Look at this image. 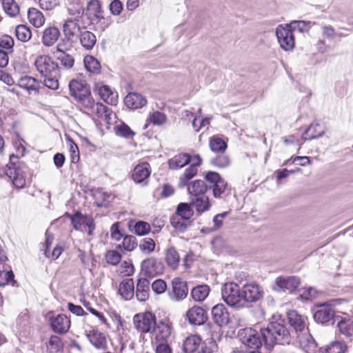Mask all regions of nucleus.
<instances>
[{
	"instance_id": "nucleus-41",
	"label": "nucleus",
	"mask_w": 353,
	"mask_h": 353,
	"mask_svg": "<svg viewBox=\"0 0 353 353\" xmlns=\"http://www.w3.org/2000/svg\"><path fill=\"white\" fill-rule=\"evenodd\" d=\"M2 7L5 13L10 17L19 14L20 8L14 0H2Z\"/></svg>"
},
{
	"instance_id": "nucleus-50",
	"label": "nucleus",
	"mask_w": 353,
	"mask_h": 353,
	"mask_svg": "<svg viewBox=\"0 0 353 353\" xmlns=\"http://www.w3.org/2000/svg\"><path fill=\"white\" fill-rule=\"evenodd\" d=\"M87 9L99 21L103 19L101 5L99 0H90L88 3Z\"/></svg>"
},
{
	"instance_id": "nucleus-60",
	"label": "nucleus",
	"mask_w": 353,
	"mask_h": 353,
	"mask_svg": "<svg viewBox=\"0 0 353 353\" xmlns=\"http://www.w3.org/2000/svg\"><path fill=\"white\" fill-rule=\"evenodd\" d=\"M14 44V41L12 37L8 34L0 37V48L12 51Z\"/></svg>"
},
{
	"instance_id": "nucleus-47",
	"label": "nucleus",
	"mask_w": 353,
	"mask_h": 353,
	"mask_svg": "<svg viewBox=\"0 0 353 353\" xmlns=\"http://www.w3.org/2000/svg\"><path fill=\"white\" fill-rule=\"evenodd\" d=\"M136 237L132 235L125 236L121 244L117 245V249L125 251H132L137 245Z\"/></svg>"
},
{
	"instance_id": "nucleus-17",
	"label": "nucleus",
	"mask_w": 353,
	"mask_h": 353,
	"mask_svg": "<svg viewBox=\"0 0 353 353\" xmlns=\"http://www.w3.org/2000/svg\"><path fill=\"white\" fill-rule=\"evenodd\" d=\"M68 86L71 96L76 100L90 94V87L85 81L72 79L70 81Z\"/></svg>"
},
{
	"instance_id": "nucleus-13",
	"label": "nucleus",
	"mask_w": 353,
	"mask_h": 353,
	"mask_svg": "<svg viewBox=\"0 0 353 353\" xmlns=\"http://www.w3.org/2000/svg\"><path fill=\"white\" fill-rule=\"evenodd\" d=\"M172 290L169 296L173 301H179L186 298L188 293L187 283L180 278H174L172 281Z\"/></svg>"
},
{
	"instance_id": "nucleus-56",
	"label": "nucleus",
	"mask_w": 353,
	"mask_h": 353,
	"mask_svg": "<svg viewBox=\"0 0 353 353\" xmlns=\"http://www.w3.org/2000/svg\"><path fill=\"white\" fill-rule=\"evenodd\" d=\"M68 39L65 37V38L60 40V41L57 43L56 46V50L53 52L54 54H61V53H67L71 48L72 45L70 43Z\"/></svg>"
},
{
	"instance_id": "nucleus-9",
	"label": "nucleus",
	"mask_w": 353,
	"mask_h": 353,
	"mask_svg": "<svg viewBox=\"0 0 353 353\" xmlns=\"http://www.w3.org/2000/svg\"><path fill=\"white\" fill-rule=\"evenodd\" d=\"M242 294L244 305L246 303H254L263 296V291L256 283L245 284L242 288Z\"/></svg>"
},
{
	"instance_id": "nucleus-3",
	"label": "nucleus",
	"mask_w": 353,
	"mask_h": 353,
	"mask_svg": "<svg viewBox=\"0 0 353 353\" xmlns=\"http://www.w3.org/2000/svg\"><path fill=\"white\" fill-rule=\"evenodd\" d=\"M25 168V164L18 161L17 156H10V162L6 165L5 172L18 188H22L26 185Z\"/></svg>"
},
{
	"instance_id": "nucleus-12",
	"label": "nucleus",
	"mask_w": 353,
	"mask_h": 353,
	"mask_svg": "<svg viewBox=\"0 0 353 353\" xmlns=\"http://www.w3.org/2000/svg\"><path fill=\"white\" fill-rule=\"evenodd\" d=\"M189 323L192 325H201L205 323L208 316L207 312L199 306L190 307L185 314Z\"/></svg>"
},
{
	"instance_id": "nucleus-46",
	"label": "nucleus",
	"mask_w": 353,
	"mask_h": 353,
	"mask_svg": "<svg viewBox=\"0 0 353 353\" xmlns=\"http://www.w3.org/2000/svg\"><path fill=\"white\" fill-rule=\"evenodd\" d=\"M349 348L344 341L332 342L325 349V353H345Z\"/></svg>"
},
{
	"instance_id": "nucleus-48",
	"label": "nucleus",
	"mask_w": 353,
	"mask_h": 353,
	"mask_svg": "<svg viewBox=\"0 0 353 353\" xmlns=\"http://www.w3.org/2000/svg\"><path fill=\"white\" fill-rule=\"evenodd\" d=\"M15 36L18 40L22 42H27L31 39L32 32L26 26L19 25L15 28Z\"/></svg>"
},
{
	"instance_id": "nucleus-8",
	"label": "nucleus",
	"mask_w": 353,
	"mask_h": 353,
	"mask_svg": "<svg viewBox=\"0 0 353 353\" xmlns=\"http://www.w3.org/2000/svg\"><path fill=\"white\" fill-rule=\"evenodd\" d=\"M83 9H77L75 10V18H70L65 21L63 32L65 37L72 39L78 32H81L79 21L83 17Z\"/></svg>"
},
{
	"instance_id": "nucleus-11",
	"label": "nucleus",
	"mask_w": 353,
	"mask_h": 353,
	"mask_svg": "<svg viewBox=\"0 0 353 353\" xmlns=\"http://www.w3.org/2000/svg\"><path fill=\"white\" fill-rule=\"evenodd\" d=\"M141 270L146 276L154 277L163 273L164 265L160 259L150 257L142 262Z\"/></svg>"
},
{
	"instance_id": "nucleus-64",
	"label": "nucleus",
	"mask_w": 353,
	"mask_h": 353,
	"mask_svg": "<svg viewBox=\"0 0 353 353\" xmlns=\"http://www.w3.org/2000/svg\"><path fill=\"white\" fill-rule=\"evenodd\" d=\"M77 101L80 103L85 109L91 110L94 108V101L91 97V93L85 94V97H79Z\"/></svg>"
},
{
	"instance_id": "nucleus-58",
	"label": "nucleus",
	"mask_w": 353,
	"mask_h": 353,
	"mask_svg": "<svg viewBox=\"0 0 353 353\" xmlns=\"http://www.w3.org/2000/svg\"><path fill=\"white\" fill-rule=\"evenodd\" d=\"M46 248L45 250V255L48 258H52V259L55 260L59 258V256L63 252V249L61 247L57 246L55 247L52 253H50L49 246L51 242L50 241L49 238H47L46 241Z\"/></svg>"
},
{
	"instance_id": "nucleus-36",
	"label": "nucleus",
	"mask_w": 353,
	"mask_h": 353,
	"mask_svg": "<svg viewBox=\"0 0 353 353\" xmlns=\"http://www.w3.org/2000/svg\"><path fill=\"white\" fill-rule=\"evenodd\" d=\"M324 134L323 130L318 123H312L304 132L302 139L304 141L319 138Z\"/></svg>"
},
{
	"instance_id": "nucleus-21",
	"label": "nucleus",
	"mask_w": 353,
	"mask_h": 353,
	"mask_svg": "<svg viewBox=\"0 0 353 353\" xmlns=\"http://www.w3.org/2000/svg\"><path fill=\"white\" fill-rule=\"evenodd\" d=\"M288 320L290 325L296 332H303L306 327L307 317L299 314L296 311L292 310L288 312Z\"/></svg>"
},
{
	"instance_id": "nucleus-25",
	"label": "nucleus",
	"mask_w": 353,
	"mask_h": 353,
	"mask_svg": "<svg viewBox=\"0 0 353 353\" xmlns=\"http://www.w3.org/2000/svg\"><path fill=\"white\" fill-rule=\"evenodd\" d=\"M190 204L199 214L209 210L211 207L210 199L206 195L191 197Z\"/></svg>"
},
{
	"instance_id": "nucleus-2",
	"label": "nucleus",
	"mask_w": 353,
	"mask_h": 353,
	"mask_svg": "<svg viewBox=\"0 0 353 353\" xmlns=\"http://www.w3.org/2000/svg\"><path fill=\"white\" fill-rule=\"evenodd\" d=\"M34 65L43 78L44 85L52 90L58 89V78L60 76V67L58 64L49 56L41 55L36 59Z\"/></svg>"
},
{
	"instance_id": "nucleus-59",
	"label": "nucleus",
	"mask_w": 353,
	"mask_h": 353,
	"mask_svg": "<svg viewBox=\"0 0 353 353\" xmlns=\"http://www.w3.org/2000/svg\"><path fill=\"white\" fill-rule=\"evenodd\" d=\"M134 233L139 236H143L148 234L150 230L149 223L144 221H138L134 226Z\"/></svg>"
},
{
	"instance_id": "nucleus-51",
	"label": "nucleus",
	"mask_w": 353,
	"mask_h": 353,
	"mask_svg": "<svg viewBox=\"0 0 353 353\" xmlns=\"http://www.w3.org/2000/svg\"><path fill=\"white\" fill-rule=\"evenodd\" d=\"M310 21H293L290 23L286 25V28H290L292 32L294 31H298L299 32H307L310 26Z\"/></svg>"
},
{
	"instance_id": "nucleus-33",
	"label": "nucleus",
	"mask_w": 353,
	"mask_h": 353,
	"mask_svg": "<svg viewBox=\"0 0 353 353\" xmlns=\"http://www.w3.org/2000/svg\"><path fill=\"white\" fill-rule=\"evenodd\" d=\"M18 85L20 88L29 92H38L40 87V84L38 80L30 76H24L21 77L18 81Z\"/></svg>"
},
{
	"instance_id": "nucleus-14",
	"label": "nucleus",
	"mask_w": 353,
	"mask_h": 353,
	"mask_svg": "<svg viewBox=\"0 0 353 353\" xmlns=\"http://www.w3.org/2000/svg\"><path fill=\"white\" fill-rule=\"evenodd\" d=\"M151 173L150 165L147 162H143L135 166L132 172V179L136 183L145 185Z\"/></svg>"
},
{
	"instance_id": "nucleus-61",
	"label": "nucleus",
	"mask_w": 353,
	"mask_h": 353,
	"mask_svg": "<svg viewBox=\"0 0 353 353\" xmlns=\"http://www.w3.org/2000/svg\"><path fill=\"white\" fill-rule=\"evenodd\" d=\"M155 248V243L151 238L143 239L139 244V248L141 251L147 253H150L154 251Z\"/></svg>"
},
{
	"instance_id": "nucleus-55",
	"label": "nucleus",
	"mask_w": 353,
	"mask_h": 353,
	"mask_svg": "<svg viewBox=\"0 0 353 353\" xmlns=\"http://www.w3.org/2000/svg\"><path fill=\"white\" fill-rule=\"evenodd\" d=\"M115 132L117 135L125 138H130L134 135V132L125 123H122L115 126Z\"/></svg>"
},
{
	"instance_id": "nucleus-37",
	"label": "nucleus",
	"mask_w": 353,
	"mask_h": 353,
	"mask_svg": "<svg viewBox=\"0 0 353 353\" xmlns=\"http://www.w3.org/2000/svg\"><path fill=\"white\" fill-rule=\"evenodd\" d=\"M209 147L214 153L225 152L228 145L227 143L219 136H213L210 139Z\"/></svg>"
},
{
	"instance_id": "nucleus-29",
	"label": "nucleus",
	"mask_w": 353,
	"mask_h": 353,
	"mask_svg": "<svg viewBox=\"0 0 353 353\" xmlns=\"http://www.w3.org/2000/svg\"><path fill=\"white\" fill-rule=\"evenodd\" d=\"M150 281L145 278L138 279L136 288V296L139 301H145L149 297Z\"/></svg>"
},
{
	"instance_id": "nucleus-54",
	"label": "nucleus",
	"mask_w": 353,
	"mask_h": 353,
	"mask_svg": "<svg viewBox=\"0 0 353 353\" xmlns=\"http://www.w3.org/2000/svg\"><path fill=\"white\" fill-rule=\"evenodd\" d=\"M205 179L208 182V189H213L216 185L223 179L221 175L216 172L209 171L205 174Z\"/></svg>"
},
{
	"instance_id": "nucleus-23",
	"label": "nucleus",
	"mask_w": 353,
	"mask_h": 353,
	"mask_svg": "<svg viewBox=\"0 0 353 353\" xmlns=\"http://www.w3.org/2000/svg\"><path fill=\"white\" fill-rule=\"evenodd\" d=\"M124 103L128 108L135 110L145 105L147 100L139 93L130 92L125 97Z\"/></svg>"
},
{
	"instance_id": "nucleus-31",
	"label": "nucleus",
	"mask_w": 353,
	"mask_h": 353,
	"mask_svg": "<svg viewBox=\"0 0 353 353\" xmlns=\"http://www.w3.org/2000/svg\"><path fill=\"white\" fill-rule=\"evenodd\" d=\"M119 292L125 300H130L134 294V285L133 279H124L120 283Z\"/></svg>"
},
{
	"instance_id": "nucleus-27",
	"label": "nucleus",
	"mask_w": 353,
	"mask_h": 353,
	"mask_svg": "<svg viewBox=\"0 0 353 353\" xmlns=\"http://www.w3.org/2000/svg\"><path fill=\"white\" fill-rule=\"evenodd\" d=\"M90 342L99 350L107 348V341L105 336L97 330H92L87 334Z\"/></svg>"
},
{
	"instance_id": "nucleus-1",
	"label": "nucleus",
	"mask_w": 353,
	"mask_h": 353,
	"mask_svg": "<svg viewBox=\"0 0 353 353\" xmlns=\"http://www.w3.org/2000/svg\"><path fill=\"white\" fill-rule=\"evenodd\" d=\"M265 346L271 350L275 345H288L291 344L292 337L283 320L271 321L263 328Z\"/></svg>"
},
{
	"instance_id": "nucleus-4",
	"label": "nucleus",
	"mask_w": 353,
	"mask_h": 353,
	"mask_svg": "<svg viewBox=\"0 0 353 353\" xmlns=\"http://www.w3.org/2000/svg\"><path fill=\"white\" fill-rule=\"evenodd\" d=\"M221 296L225 303L230 307L242 308L244 307L242 290L235 283H227L221 288Z\"/></svg>"
},
{
	"instance_id": "nucleus-57",
	"label": "nucleus",
	"mask_w": 353,
	"mask_h": 353,
	"mask_svg": "<svg viewBox=\"0 0 353 353\" xmlns=\"http://www.w3.org/2000/svg\"><path fill=\"white\" fill-rule=\"evenodd\" d=\"M14 274L12 271H0V286H4L6 284L11 283L14 285Z\"/></svg>"
},
{
	"instance_id": "nucleus-10",
	"label": "nucleus",
	"mask_w": 353,
	"mask_h": 353,
	"mask_svg": "<svg viewBox=\"0 0 353 353\" xmlns=\"http://www.w3.org/2000/svg\"><path fill=\"white\" fill-rule=\"evenodd\" d=\"M276 35L281 47L285 50H292L294 47V36L290 28L279 26L276 30Z\"/></svg>"
},
{
	"instance_id": "nucleus-62",
	"label": "nucleus",
	"mask_w": 353,
	"mask_h": 353,
	"mask_svg": "<svg viewBox=\"0 0 353 353\" xmlns=\"http://www.w3.org/2000/svg\"><path fill=\"white\" fill-rule=\"evenodd\" d=\"M105 259L108 263L116 265L121 261V255L116 250H110L106 253Z\"/></svg>"
},
{
	"instance_id": "nucleus-7",
	"label": "nucleus",
	"mask_w": 353,
	"mask_h": 353,
	"mask_svg": "<svg viewBox=\"0 0 353 353\" xmlns=\"http://www.w3.org/2000/svg\"><path fill=\"white\" fill-rule=\"evenodd\" d=\"M334 310L325 305L316 306L313 314L314 321L322 325H332L335 321Z\"/></svg>"
},
{
	"instance_id": "nucleus-20",
	"label": "nucleus",
	"mask_w": 353,
	"mask_h": 353,
	"mask_svg": "<svg viewBox=\"0 0 353 353\" xmlns=\"http://www.w3.org/2000/svg\"><path fill=\"white\" fill-rule=\"evenodd\" d=\"M276 285L281 290H286L292 292L295 291L300 285V279L294 276H279L276 279Z\"/></svg>"
},
{
	"instance_id": "nucleus-24",
	"label": "nucleus",
	"mask_w": 353,
	"mask_h": 353,
	"mask_svg": "<svg viewBox=\"0 0 353 353\" xmlns=\"http://www.w3.org/2000/svg\"><path fill=\"white\" fill-rule=\"evenodd\" d=\"M60 31L57 27H48L43 32L42 43L46 46H52L58 41Z\"/></svg>"
},
{
	"instance_id": "nucleus-30",
	"label": "nucleus",
	"mask_w": 353,
	"mask_h": 353,
	"mask_svg": "<svg viewBox=\"0 0 353 353\" xmlns=\"http://www.w3.org/2000/svg\"><path fill=\"white\" fill-rule=\"evenodd\" d=\"M188 192L192 197L205 195L208 185L203 180L197 179L192 181L188 185Z\"/></svg>"
},
{
	"instance_id": "nucleus-44",
	"label": "nucleus",
	"mask_w": 353,
	"mask_h": 353,
	"mask_svg": "<svg viewBox=\"0 0 353 353\" xmlns=\"http://www.w3.org/2000/svg\"><path fill=\"white\" fill-rule=\"evenodd\" d=\"M92 112L94 113L98 118L105 117V120L109 123V120L110 119V117L112 114V112L110 109L102 104L101 103H94V108L91 110Z\"/></svg>"
},
{
	"instance_id": "nucleus-5",
	"label": "nucleus",
	"mask_w": 353,
	"mask_h": 353,
	"mask_svg": "<svg viewBox=\"0 0 353 353\" xmlns=\"http://www.w3.org/2000/svg\"><path fill=\"white\" fill-rule=\"evenodd\" d=\"M263 328L257 331L251 327H246L239 331L238 337L241 342L248 347L259 349L263 344L265 345L263 337Z\"/></svg>"
},
{
	"instance_id": "nucleus-45",
	"label": "nucleus",
	"mask_w": 353,
	"mask_h": 353,
	"mask_svg": "<svg viewBox=\"0 0 353 353\" xmlns=\"http://www.w3.org/2000/svg\"><path fill=\"white\" fill-rule=\"evenodd\" d=\"M56 59L60 62L62 68L65 70H70L73 68L74 59L72 55L67 53L54 54Z\"/></svg>"
},
{
	"instance_id": "nucleus-19",
	"label": "nucleus",
	"mask_w": 353,
	"mask_h": 353,
	"mask_svg": "<svg viewBox=\"0 0 353 353\" xmlns=\"http://www.w3.org/2000/svg\"><path fill=\"white\" fill-rule=\"evenodd\" d=\"M50 324L54 332L64 334L70 327V321L65 314H58L56 317L51 318Z\"/></svg>"
},
{
	"instance_id": "nucleus-40",
	"label": "nucleus",
	"mask_w": 353,
	"mask_h": 353,
	"mask_svg": "<svg viewBox=\"0 0 353 353\" xmlns=\"http://www.w3.org/2000/svg\"><path fill=\"white\" fill-rule=\"evenodd\" d=\"M29 21L36 28L42 26L45 23L43 14L36 8H29L28 11Z\"/></svg>"
},
{
	"instance_id": "nucleus-63",
	"label": "nucleus",
	"mask_w": 353,
	"mask_h": 353,
	"mask_svg": "<svg viewBox=\"0 0 353 353\" xmlns=\"http://www.w3.org/2000/svg\"><path fill=\"white\" fill-rule=\"evenodd\" d=\"M299 292L301 298L306 301L312 300L316 296V290L312 287L301 288L299 290Z\"/></svg>"
},
{
	"instance_id": "nucleus-38",
	"label": "nucleus",
	"mask_w": 353,
	"mask_h": 353,
	"mask_svg": "<svg viewBox=\"0 0 353 353\" xmlns=\"http://www.w3.org/2000/svg\"><path fill=\"white\" fill-rule=\"evenodd\" d=\"M191 205L190 203H180L176 210V217H180L183 220H190L194 215Z\"/></svg>"
},
{
	"instance_id": "nucleus-43",
	"label": "nucleus",
	"mask_w": 353,
	"mask_h": 353,
	"mask_svg": "<svg viewBox=\"0 0 353 353\" xmlns=\"http://www.w3.org/2000/svg\"><path fill=\"white\" fill-rule=\"evenodd\" d=\"M230 190L228 188V183L223 179L212 189L213 196L215 198H223L228 195Z\"/></svg>"
},
{
	"instance_id": "nucleus-26",
	"label": "nucleus",
	"mask_w": 353,
	"mask_h": 353,
	"mask_svg": "<svg viewBox=\"0 0 353 353\" xmlns=\"http://www.w3.org/2000/svg\"><path fill=\"white\" fill-rule=\"evenodd\" d=\"M340 334L349 343H353V321L350 319L341 320L337 325Z\"/></svg>"
},
{
	"instance_id": "nucleus-22",
	"label": "nucleus",
	"mask_w": 353,
	"mask_h": 353,
	"mask_svg": "<svg viewBox=\"0 0 353 353\" xmlns=\"http://www.w3.org/2000/svg\"><path fill=\"white\" fill-rule=\"evenodd\" d=\"M96 91L105 103L112 105H117L118 101L117 94L113 92L109 86L98 84L96 87Z\"/></svg>"
},
{
	"instance_id": "nucleus-34",
	"label": "nucleus",
	"mask_w": 353,
	"mask_h": 353,
	"mask_svg": "<svg viewBox=\"0 0 353 353\" xmlns=\"http://www.w3.org/2000/svg\"><path fill=\"white\" fill-rule=\"evenodd\" d=\"M165 260L167 265L172 270H176L179 267L180 262V256L175 248L170 247L165 252Z\"/></svg>"
},
{
	"instance_id": "nucleus-16",
	"label": "nucleus",
	"mask_w": 353,
	"mask_h": 353,
	"mask_svg": "<svg viewBox=\"0 0 353 353\" xmlns=\"http://www.w3.org/2000/svg\"><path fill=\"white\" fill-rule=\"evenodd\" d=\"M213 321L219 326L222 327L228 324L230 314L223 304H217L212 309Z\"/></svg>"
},
{
	"instance_id": "nucleus-39",
	"label": "nucleus",
	"mask_w": 353,
	"mask_h": 353,
	"mask_svg": "<svg viewBox=\"0 0 353 353\" xmlns=\"http://www.w3.org/2000/svg\"><path fill=\"white\" fill-rule=\"evenodd\" d=\"M210 288L207 285H200L194 287L191 291V296L195 301H203L208 296Z\"/></svg>"
},
{
	"instance_id": "nucleus-53",
	"label": "nucleus",
	"mask_w": 353,
	"mask_h": 353,
	"mask_svg": "<svg viewBox=\"0 0 353 353\" xmlns=\"http://www.w3.org/2000/svg\"><path fill=\"white\" fill-rule=\"evenodd\" d=\"M70 217L74 229L80 230L83 225H85L88 216L83 215L80 212H75L73 215L67 214Z\"/></svg>"
},
{
	"instance_id": "nucleus-32",
	"label": "nucleus",
	"mask_w": 353,
	"mask_h": 353,
	"mask_svg": "<svg viewBox=\"0 0 353 353\" xmlns=\"http://www.w3.org/2000/svg\"><path fill=\"white\" fill-rule=\"evenodd\" d=\"M79 37L81 46L87 50H92L96 44V36L90 31L85 30L80 32Z\"/></svg>"
},
{
	"instance_id": "nucleus-35",
	"label": "nucleus",
	"mask_w": 353,
	"mask_h": 353,
	"mask_svg": "<svg viewBox=\"0 0 353 353\" xmlns=\"http://www.w3.org/2000/svg\"><path fill=\"white\" fill-rule=\"evenodd\" d=\"M201 339L198 335H191L184 341L183 350L185 353H194L200 346Z\"/></svg>"
},
{
	"instance_id": "nucleus-49",
	"label": "nucleus",
	"mask_w": 353,
	"mask_h": 353,
	"mask_svg": "<svg viewBox=\"0 0 353 353\" xmlns=\"http://www.w3.org/2000/svg\"><path fill=\"white\" fill-rule=\"evenodd\" d=\"M210 163L218 168H226L230 165V159L225 152L216 153V156L210 159Z\"/></svg>"
},
{
	"instance_id": "nucleus-6",
	"label": "nucleus",
	"mask_w": 353,
	"mask_h": 353,
	"mask_svg": "<svg viewBox=\"0 0 353 353\" xmlns=\"http://www.w3.org/2000/svg\"><path fill=\"white\" fill-rule=\"evenodd\" d=\"M133 321L136 329L142 333L151 332L156 324L155 316L149 312L136 314Z\"/></svg>"
},
{
	"instance_id": "nucleus-52",
	"label": "nucleus",
	"mask_w": 353,
	"mask_h": 353,
	"mask_svg": "<svg viewBox=\"0 0 353 353\" xmlns=\"http://www.w3.org/2000/svg\"><path fill=\"white\" fill-rule=\"evenodd\" d=\"M94 203L100 208H107L111 202L112 195L104 192L99 191L95 195Z\"/></svg>"
},
{
	"instance_id": "nucleus-18",
	"label": "nucleus",
	"mask_w": 353,
	"mask_h": 353,
	"mask_svg": "<svg viewBox=\"0 0 353 353\" xmlns=\"http://www.w3.org/2000/svg\"><path fill=\"white\" fill-rule=\"evenodd\" d=\"M202 163V159L198 157V162H193L188 168H186L183 174L179 177L178 186L179 188L188 187L190 184L189 181L192 179L198 172L197 167Z\"/></svg>"
},
{
	"instance_id": "nucleus-15",
	"label": "nucleus",
	"mask_w": 353,
	"mask_h": 353,
	"mask_svg": "<svg viewBox=\"0 0 353 353\" xmlns=\"http://www.w3.org/2000/svg\"><path fill=\"white\" fill-rule=\"evenodd\" d=\"M153 333L158 341H166L171 334L172 323L168 319H162L156 322Z\"/></svg>"
},
{
	"instance_id": "nucleus-42",
	"label": "nucleus",
	"mask_w": 353,
	"mask_h": 353,
	"mask_svg": "<svg viewBox=\"0 0 353 353\" xmlns=\"http://www.w3.org/2000/svg\"><path fill=\"white\" fill-rule=\"evenodd\" d=\"M83 62L85 68L90 73L98 74L101 72V67L100 62L93 56H85Z\"/></svg>"
},
{
	"instance_id": "nucleus-28",
	"label": "nucleus",
	"mask_w": 353,
	"mask_h": 353,
	"mask_svg": "<svg viewBox=\"0 0 353 353\" xmlns=\"http://www.w3.org/2000/svg\"><path fill=\"white\" fill-rule=\"evenodd\" d=\"M192 157L188 153H179L168 161V165L170 169L177 170L184 167L190 163Z\"/></svg>"
}]
</instances>
